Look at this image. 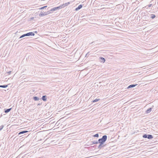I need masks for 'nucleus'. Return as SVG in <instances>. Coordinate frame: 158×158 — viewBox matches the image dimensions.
<instances>
[{
    "instance_id": "obj_12",
    "label": "nucleus",
    "mask_w": 158,
    "mask_h": 158,
    "mask_svg": "<svg viewBox=\"0 0 158 158\" xmlns=\"http://www.w3.org/2000/svg\"><path fill=\"white\" fill-rule=\"evenodd\" d=\"M33 98L35 101H37L39 99V98L38 97L36 96L33 97Z\"/></svg>"
},
{
    "instance_id": "obj_23",
    "label": "nucleus",
    "mask_w": 158,
    "mask_h": 158,
    "mask_svg": "<svg viewBox=\"0 0 158 158\" xmlns=\"http://www.w3.org/2000/svg\"><path fill=\"white\" fill-rule=\"evenodd\" d=\"M51 11H50V10L49 11H48L47 12H45L46 13H47L46 15H48L51 13V12H50Z\"/></svg>"
},
{
    "instance_id": "obj_28",
    "label": "nucleus",
    "mask_w": 158,
    "mask_h": 158,
    "mask_svg": "<svg viewBox=\"0 0 158 158\" xmlns=\"http://www.w3.org/2000/svg\"><path fill=\"white\" fill-rule=\"evenodd\" d=\"M40 104H40V103H39V104H38L37 105H38V106H39V105H40Z\"/></svg>"
},
{
    "instance_id": "obj_11",
    "label": "nucleus",
    "mask_w": 158,
    "mask_h": 158,
    "mask_svg": "<svg viewBox=\"0 0 158 158\" xmlns=\"http://www.w3.org/2000/svg\"><path fill=\"white\" fill-rule=\"evenodd\" d=\"M152 108H150L148 109L146 111V113H148L150 112L152 110Z\"/></svg>"
},
{
    "instance_id": "obj_19",
    "label": "nucleus",
    "mask_w": 158,
    "mask_h": 158,
    "mask_svg": "<svg viewBox=\"0 0 158 158\" xmlns=\"http://www.w3.org/2000/svg\"><path fill=\"white\" fill-rule=\"evenodd\" d=\"M56 7L53 8L52 9H51L50 10V11H54L56 10Z\"/></svg>"
},
{
    "instance_id": "obj_20",
    "label": "nucleus",
    "mask_w": 158,
    "mask_h": 158,
    "mask_svg": "<svg viewBox=\"0 0 158 158\" xmlns=\"http://www.w3.org/2000/svg\"><path fill=\"white\" fill-rule=\"evenodd\" d=\"M56 7V10H58V9H61L62 8V6H61V5H60V6H57V7Z\"/></svg>"
},
{
    "instance_id": "obj_6",
    "label": "nucleus",
    "mask_w": 158,
    "mask_h": 158,
    "mask_svg": "<svg viewBox=\"0 0 158 158\" xmlns=\"http://www.w3.org/2000/svg\"><path fill=\"white\" fill-rule=\"evenodd\" d=\"M82 7V5H80L78 6L76 8L75 10L76 11L80 9Z\"/></svg>"
},
{
    "instance_id": "obj_21",
    "label": "nucleus",
    "mask_w": 158,
    "mask_h": 158,
    "mask_svg": "<svg viewBox=\"0 0 158 158\" xmlns=\"http://www.w3.org/2000/svg\"><path fill=\"white\" fill-rule=\"evenodd\" d=\"M47 7V6H44L43 7H41L39 9L40 10H42V9H45V8H46Z\"/></svg>"
},
{
    "instance_id": "obj_7",
    "label": "nucleus",
    "mask_w": 158,
    "mask_h": 158,
    "mask_svg": "<svg viewBox=\"0 0 158 158\" xmlns=\"http://www.w3.org/2000/svg\"><path fill=\"white\" fill-rule=\"evenodd\" d=\"M137 85V84H135V85L133 84V85H129L127 87V89H129L130 88L134 87L135 86H136Z\"/></svg>"
},
{
    "instance_id": "obj_10",
    "label": "nucleus",
    "mask_w": 158,
    "mask_h": 158,
    "mask_svg": "<svg viewBox=\"0 0 158 158\" xmlns=\"http://www.w3.org/2000/svg\"><path fill=\"white\" fill-rule=\"evenodd\" d=\"M99 58L101 60V62H102L103 63H104L105 62L106 60L104 58L100 57Z\"/></svg>"
},
{
    "instance_id": "obj_16",
    "label": "nucleus",
    "mask_w": 158,
    "mask_h": 158,
    "mask_svg": "<svg viewBox=\"0 0 158 158\" xmlns=\"http://www.w3.org/2000/svg\"><path fill=\"white\" fill-rule=\"evenodd\" d=\"M8 86L7 85H0V87L5 88Z\"/></svg>"
},
{
    "instance_id": "obj_4",
    "label": "nucleus",
    "mask_w": 158,
    "mask_h": 158,
    "mask_svg": "<svg viewBox=\"0 0 158 158\" xmlns=\"http://www.w3.org/2000/svg\"><path fill=\"white\" fill-rule=\"evenodd\" d=\"M47 13H46L45 12H44V13H43L42 12V11H41V13L39 14V16L41 17L43 16L46 15H46Z\"/></svg>"
},
{
    "instance_id": "obj_27",
    "label": "nucleus",
    "mask_w": 158,
    "mask_h": 158,
    "mask_svg": "<svg viewBox=\"0 0 158 158\" xmlns=\"http://www.w3.org/2000/svg\"><path fill=\"white\" fill-rule=\"evenodd\" d=\"M94 42H91V43H90L89 44H93V43Z\"/></svg>"
},
{
    "instance_id": "obj_8",
    "label": "nucleus",
    "mask_w": 158,
    "mask_h": 158,
    "mask_svg": "<svg viewBox=\"0 0 158 158\" xmlns=\"http://www.w3.org/2000/svg\"><path fill=\"white\" fill-rule=\"evenodd\" d=\"M42 99L44 101H46L47 100V96L46 95L43 96L42 97Z\"/></svg>"
},
{
    "instance_id": "obj_13",
    "label": "nucleus",
    "mask_w": 158,
    "mask_h": 158,
    "mask_svg": "<svg viewBox=\"0 0 158 158\" xmlns=\"http://www.w3.org/2000/svg\"><path fill=\"white\" fill-rule=\"evenodd\" d=\"M27 132H28L27 131H22L20 132L18 134V135H20V134H23L27 133Z\"/></svg>"
},
{
    "instance_id": "obj_1",
    "label": "nucleus",
    "mask_w": 158,
    "mask_h": 158,
    "mask_svg": "<svg viewBox=\"0 0 158 158\" xmlns=\"http://www.w3.org/2000/svg\"><path fill=\"white\" fill-rule=\"evenodd\" d=\"M107 139V136L106 135H104L102 137L99 139L98 140V143L103 144L105 142Z\"/></svg>"
},
{
    "instance_id": "obj_15",
    "label": "nucleus",
    "mask_w": 158,
    "mask_h": 158,
    "mask_svg": "<svg viewBox=\"0 0 158 158\" xmlns=\"http://www.w3.org/2000/svg\"><path fill=\"white\" fill-rule=\"evenodd\" d=\"M103 144L100 143V144L98 146V148L100 149L102 148L104 146H102Z\"/></svg>"
},
{
    "instance_id": "obj_9",
    "label": "nucleus",
    "mask_w": 158,
    "mask_h": 158,
    "mask_svg": "<svg viewBox=\"0 0 158 158\" xmlns=\"http://www.w3.org/2000/svg\"><path fill=\"white\" fill-rule=\"evenodd\" d=\"M11 109V108H10L7 109H5L4 112L5 113H8L10 111Z\"/></svg>"
},
{
    "instance_id": "obj_3",
    "label": "nucleus",
    "mask_w": 158,
    "mask_h": 158,
    "mask_svg": "<svg viewBox=\"0 0 158 158\" xmlns=\"http://www.w3.org/2000/svg\"><path fill=\"white\" fill-rule=\"evenodd\" d=\"M143 137L144 138H148L149 139H151L153 138V137L151 135H147V134H144L143 135Z\"/></svg>"
},
{
    "instance_id": "obj_2",
    "label": "nucleus",
    "mask_w": 158,
    "mask_h": 158,
    "mask_svg": "<svg viewBox=\"0 0 158 158\" xmlns=\"http://www.w3.org/2000/svg\"><path fill=\"white\" fill-rule=\"evenodd\" d=\"M34 35L35 34L33 32H30L22 35L20 37L19 39H20L25 36H34Z\"/></svg>"
},
{
    "instance_id": "obj_30",
    "label": "nucleus",
    "mask_w": 158,
    "mask_h": 158,
    "mask_svg": "<svg viewBox=\"0 0 158 158\" xmlns=\"http://www.w3.org/2000/svg\"><path fill=\"white\" fill-rule=\"evenodd\" d=\"M35 33H37V31H35Z\"/></svg>"
},
{
    "instance_id": "obj_5",
    "label": "nucleus",
    "mask_w": 158,
    "mask_h": 158,
    "mask_svg": "<svg viewBox=\"0 0 158 158\" xmlns=\"http://www.w3.org/2000/svg\"><path fill=\"white\" fill-rule=\"evenodd\" d=\"M69 4H70L69 2H68L66 3H64V4L61 5L62 6V7L63 8L64 7H65L66 6H67Z\"/></svg>"
},
{
    "instance_id": "obj_17",
    "label": "nucleus",
    "mask_w": 158,
    "mask_h": 158,
    "mask_svg": "<svg viewBox=\"0 0 158 158\" xmlns=\"http://www.w3.org/2000/svg\"><path fill=\"white\" fill-rule=\"evenodd\" d=\"M156 17V15L154 14H152L151 15V18L152 19H154Z\"/></svg>"
},
{
    "instance_id": "obj_25",
    "label": "nucleus",
    "mask_w": 158,
    "mask_h": 158,
    "mask_svg": "<svg viewBox=\"0 0 158 158\" xmlns=\"http://www.w3.org/2000/svg\"><path fill=\"white\" fill-rule=\"evenodd\" d=\"M11 71H9L8 72H7V73H8V75H10V74L11 73Z\"/></svg>"
},
{
    "instance_id": "obj_24",
    "label": "nucleus",
    "mask_w": 158,
    "mask_h": 158,
    "mask_svg": "<svg viewBox=\"0 0 158 158\" xmlns=\"http://www.w3.org/2000/svg\"><path fill=\"white\" fill-rule=\"evenodd\" d=\"M4 126L3 125H2L0 127V131H1L3 128Z\"/></svg>"
},
{
    "instance_id": "obj_26",
    "label": "nucleus",
    "mask_w": 158,
    "mask_h": 158,
    "mask_svg": "<svg viewBox=\"0 0 158 158\" xmlns=\"http://www.w3.org/2000/svg\"><path fill=\"white\" fill-rule=\"evenodd\" d=\"M152 4H150L149 5L148 7H151L152 6Z\"/></svg>"
},
{
    "instance_id": "obj_29",
    "label": "nucleus",
    "mask_w": 158,
    "mask_h": 158,
    "mask_svg": "<svg viewBox=\"0 0 158 158\" xmlns=\"http://www.w3.org/2000/svg\"><path fill=\"white\" fill-rule=\"evenodd\" d=\"M49 10V7H48V9H47V10Z\"/></svg>"
},
{
    "instance_id": "obj_14",
    "label": "nucleus",
    "mask_w": 158,
    "mask_h": 158,
    "mask_svg": "<svg viewBox=\"0 0 158 158\" xmlns=\"http://www.w3.org/2000/svg\"><path fill=\"white\" fill-rule=\"evenodd\" d=\"M91 142L93 144H97L98 143V142L97 141H92Z\"/></svg>"
},
{
    "instance_id": "obj_18",
    "label": "nucleus",
    "mask_w": 158,
    "mask_h": 158,
    "mask_svg": "<svg viewBox=\"0 0 158 158\" xmlns=\"http://www.w3.org/2000/svg\"><path fill=\"white\" fill-rule=\"evenodd\" d=\"M99 100H100L99 99V98L98 99L97 98V99H94V100L92 101V102H98V101H99Z\"/></svg>"
},
{
    "instance_id": "obj_22",
    "label": "nucleus",
    "mask_w": 158,
    "mask_h": 158,
    "mask_svg": "<svg viewBox=\"0 0 158 158\" xmlns=\"http://www.w3.org/2000/svg\"><path fill=\"white\" fill-rule=\"evenodd\" d=\"M93 137H99V135L98 134H96L93 135Z\"/></svg>"
}]
</instances>
